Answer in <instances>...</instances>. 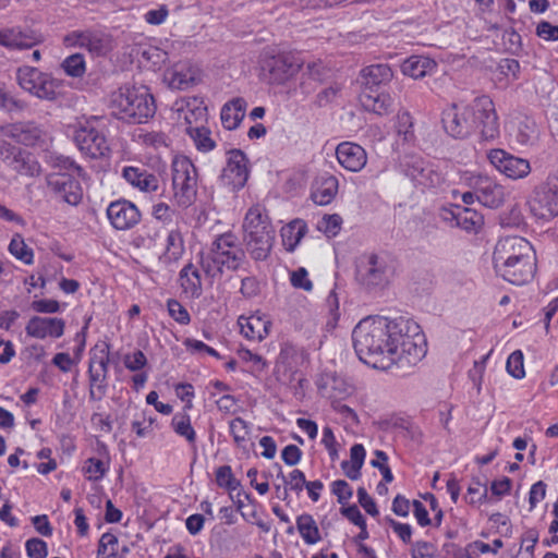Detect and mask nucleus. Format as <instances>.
Returning a JSON list of instances; mask_svg holds the SVG:
<instances>
[{
	"mask_svg": "<svg viewBox=\"0 0 558 558\" xmlns=\"http://www.w3.org/2000/svg\"><path fill=\"white\" fill-rule=\"evenodd\" d=\"M239 357L244 362H251L257 372H262L267 367V363L262 355L253 353L248 349H240L238 351Z\"/></svg>",
	"mask_w": 558,
	"mask_h": 558,
	"instance_id": "obj_58",
	"label": "nucleus"
},
{
	"mask_svg": "<svg viewBox=\"0 0 558 558\" xmlns=\"http://www.w3.org/2000/svg\"><path fill=\"white\" fill-rule=\"evenodd\" d=\"M243 243L254 260H265L269 256L275 242V229L259 206H252L245 214L243 225Z\"/></svg>",
	"mask_w": 558,
	"mask_h": 558,
	"instance_id": "obj_4",
	"label": "nucleus"
},
{
	"mask_svg": "<svg viewBox=\"0 0 558 558\" xmlns=\"http://www.w3.org/2000/svg\"><path fill=\"white\" fill-rule=\"evenodd\" d=\"M342 218L338 214L325 215L319 222V230L330 235H336L340 231Z\"/></svg>",
	"mask_w": 558,
	"mask_h": 558,
	"instance_id": "obj_54",
	"label": "nucleus"
},
{
	"mask_svg": "<svg viewBox=\"0 0 558 558\" xmlns=\"http://www.w3.org/2000/svg\"><path fill=\"white\" fill-rule=\"evenodd\" d=\"M88 376L90 386L89 398L92 400H100L106 393L107 376H101V372H98L97 368H94L93 364H89Z\"/></svg>",
	"mask_w": 558,
	"mask_h": 558,
	"instance_id": "obj_41",
	"label": "nucleus"
},
{
	"mask_svg": "<svg viewBox=\"0 0 558 558\" xmlns=\"http://www.w3.org/2000/svg\"><path fill=\"white\" fill-rule=\"evenodd\" d=\"M118 538L111 533H105L100 537L98 546V555L102 558L114 557L118 553Z\"/></svg>",
	"mask_w": 558,
	"mask_h": 558,
	"instance_id": "obj_47",
	"label": "nucleus"
},
{
	"mask_svg": "<svg viewBox=\"0 0 558 558\" xmlns=\"http://www.w3.org/2000/svg\"><path fill=\"white\" fill-rule=\"evenodd\" d=\"M303 62L291 53H279L266 57L263 61V69L267 70L275 81H284L298 73Z\"/></svg>",
	"mask_w": 558,
	"mask_h": 558,
	"instance_id": "obj_20",
	"label": "nucleus"
},
{
	"mask_svg": "<svg viewBox=\"0 0 558 558\" xmlns=\"http://www.w3.org/2000/svg\"><path fill=\"white\" fill-rule=\"evenodd\" d=\"M336 156L339 163L351 172L362 170L367 162L365 149L351 142L340 143L336 148Z\"/></svg>",
	"mask_w": 558,
	"mask_h": 558,
	"instance_id": "obj_23",
	"label": "nucleus"
},
{
	"mask_svg": "<svg viewBox=\"0 0 558 558\" xmlns=\"http://www.w3.org/2000/svg\"><path fill=\"white\" fill-rule=\"evenodd\" d=\"M245 253L240 247L236 236L227 232L217 236L209 250L201 255L203 270L209 277L220 276L223 269L235 271L245 262Z\"/></svg>",
	"mask_w": 558,
	"mask_h": 558,
	"instance_id": "obj_5",
	"label": "nucleus"
},
{
	"mask_svg": "<svg viewBox=\"0 0 558 558\" xmlns=\"http://www.w3.org/2000/svg\"><path fill=\"white\" fill-rule=\"evenodd\" d=\"M5 134L20 144L45 149L50 135L35 122H19L8 126Z\"/></svg>",
	"mask_w": 558,
	"mask_h": 558,
	"instance_id": "obj_17",
	"label": "nucleus"
},
{
	"mask_svg": "<svg viewBox=\"0 0 558 558\" xmlns=\"http://www.w3.org/2000/svg\"><path fill=\"white\" fill-rule=\"evenodd\" d=\"M15 81L22 90L43 101H57L62 96V81L35 66L17 68Z\"/></svg>",
	"mask_w": 558,
	"mask_h": 558,
	"instance_id": "obj_7",
	"label": "nucleus"
},
{
	"mask_svg": "<svg viewBox=\"0 0 558 558\" xmlns=\"http://www.w3.org/2000/svg\"><path fill=\"white\" fill-rule=\"evenodd\" d=\"M360 102L365 110L383 116L389 112L392 99L389 94L378 93L375 89H363Z\"/></svg>",
	"mask_w": 558,
	"mask_h": 558,
	"instance_id": "obj_31",
	"label": "nucleus"
},
{
	"mask_svg": "<svg viewBox=\"0 0 558 558\" xmlns=\"http://www.w3.org/2000/svg\"><path fill=\"white\" fill-rule=\"evenodd\" d=\"M46 183L56 198L71 206H77L83 199L81 183L68 172H51L46 175Z\"/></svg>",
	"mask_w": 558,
	"mask_h": 558,
	"instance_id": "obj_13",
	"label": "nucleus"
},
{
	"mask_svg": "<svg viewBox=\"0 0 558 558\" xmlns=\"http://www.w3.org/2000/svg\"><path fill=\"white\" fill-rule=\"evenodd\" d=\"M108 469L109 462L97 458H88L83 466L86 478L92 482L101 480L106 475Z\"/></svg>",
	"mask_w": 558,
	"mask_h": 558,
	"instance_id": "obj_43",
	"label": "nucleus"
},
{
	"mask_svg": "<svg viewBox=\"0 0 558 558\" xmlns=\"http://www.w3.org/2000/svg\"><path fill=\"white\" fill-rule=\"evenodd\" d=\"M403 169L407 177L423 187H435L441 181L440 175L421 157H407Z\"/></svg>",
	"mask_w": 558,
	"mask_h": 558,
	"instance_id": "obj_18",
	"label": "nucleus"
},
{
	"mask_svg": "<svg viewBox=\"0 0 558 558\" xmlns=\"http://www.w3.org/2000/svg\"><path fill=\"white\" fill-rule=\"evenodd\" d=\"M327 305L329 307V314H330V317L327 322V326L329 328H335L336 325H337V322L339 319V300H338V295L337 293L335 292V290L330 291L327 300Z\"/></svg>",
	"mask_w": 558,
	"mask_h": 558,
	"instance_id": "obj_59",
	"label": "nucleus"
},
{
	"mask_svg": "<svg viewBox=\"0 0 558 558\" xmlns=\"http://www.w3.org/2000/svg\"><path fill=\"white\" fill-rule=\"evenodd\" d=\"M179 283L182 292L192 299H197L203 292L198 269L191 263L186 264L179 274Z\"/></svg>",
	"mask_w": 558,
	"mask_h": 558,
	"instance_id": "obj_30",
	"label": "nucleus"
},
{
	"mask_svg": "<svg viewBox=\"0 0 558 558\" xmlns=\"http://www.w3.org/2000/svg\"><path fill=\"white\" fill-rule=\"evenodd\" d=\"M531 214L543 220L558 216V180L547 179L537 185L527 199Z\"/></svg>",
	"mask_w": 558,
	"mask_h": 558,
	"instance_id": "obj_10",
	"label": "nucleus"
},
{
	"mask_svg": "<svg viewBox=\"0 0 558 558\" xmlns=\"http://www.w3.org/2000/svg\"><path fill=\"white\" fill-rule=\"evenodd\" d=\"M65 328V322L58 317L33 316L25 326L28 337L35 339L60 338Z\"/></svg>",
	"mask_w": 558,
	"mask_h": 558,
	"instance_id": "obj_21",
	"label": "nucleus"
},
{
	"mask_svg": "<svg viewBox=\"0 0 558 558\" xmlns=\"http://www.w3.org/2000/svg\"><path fill=\"white\" fill-rule=\"evenodd\" d=\"M307 226L304 220L295 219L281 229L282 244L288 252H293L304 238Z\"/></svg>",
	"mask_w": 558,
	"mask_h": 558,
	"instance_id": "obj_35",
	"label": "nucleus"
},
{
	"mask_svg": "<svg viewBox=\"0 0 558 558\" xmlns=\"http://www.w3.org/2000/svg\"><path fill=\"white\" fill-rule=\"evenodd\" d=\"M332 493L337 496L338 501L342 505L348 502L353 494L349 484L343 480H338L332 483Z\"/></svg>",
	"mask_w": 558,
	"mask_h": 558,
	"instance_id": "obj_60",
	"label": "nucleus"
},
{
	"mask_svg": "<svg viewBox=\"0 0 558 558\" xmlns=\"http://www.w3.org/2000/svg\"><path fill=\"white\" fill-rule=\"evenodd\" d=\"M122 177L128 183L142 192H156L159 187L158 178L143 167H124Z\"/></svg>",
	"mask_w": 558,
	"mask_h": 558,
	"instance_id": "obj_25",
	"label": "nucleus"
},
{
	"mask_svg": "<svg viewBox=\"0 0 558 558\" xmlns=\"http://www.w3.org/2000/svg\"><path fill=\"white\" fill-rule=\"evenodd\" d=\"M296 527L303 538L308 545H314L320 541L319 529L311 514L303 513L296 518Z\"/></svg>",
	"mask_w": 558,
	"mask_h": 558,
	"instance_id": "obj_39",
	"label": "nucleus"
},
{
	"mask_svg": "<svg viewBox=\"0 0 558 558\" xmlns=\"http://www.w3.org/2000/svg\"><path fill=\"white\" fill-rule=\"evenodd\" d=\"M536 34L545 40H558V26L541 22L536 27Z\"/></svg>",
	"mask_w": 558,
	"mask_h": 558,
	"instance_id": "obj_64",
	"label": "nucleus"
},
{
	"mask_svg": "<svg viewBox=\"0 0 558 558\" xmlns=\"http://www.w3.org/2000/svg\"><path fill=\"white\" fill-rule=\"evenodd\" d=\"M457 209V213H452V218L459 228L474 233L481 230L484 225V217L480 213L466 207H458Z\"/></svg>",
	"mask_w": 558,
	"mask_h": 558,
	"instance_id": "obj_36",
	"label": "nucleus"
},
{
	"mask_svg": "<svg viewBox=\"0 0 558 558\" xmlns=\"http://www.w3.org/2000/svg\"><path fill=\"white\" fill-rule=\"evenodd\" d=\"M230 433L234 441L238 445H242L247 439L248 425L243 418L235 417L230 422Z\"/></svg>",
	"mask_w": 558,
	"mask_h": 558,
	"instance_id": "obj_53",
	"label": "nucleus"
},
{
	"mask_svg": "<svg viewBox=\"0 0 558 558\" xmlns=\"http://www.w3.org/2000/svg\"><path fill=\"white\" fill-rule=\"evenodd\" d=\"M352 340L360 361L377 369L412 367L426 354V341L420 326L403 317L363 318L354 327Z\"/></svg>",
	"mask_w": 558,
	"mask_h": 558,
	"instance_id": "obj_1",
	"label": "nucleus"
},
{
	"mask_svg": "<svg viewBox=\"0 0 558 558\" xmlns=\"http://www.w3.org/2000/svg\"><path fill=\"white\" fill-rule=\"evenodd\" d=\"M168 313L179 324L187 325L191 320L190 314L186 308L177 300L168 301Z\"/></svg>",
	"mask_w": 558,
	"mask_h": 558,
	"instance_id": "obj_51",
	"label": "nucleus"
},
{
	"mask_svg": "<svg viewBox=\"0 0 558 558\" xmlns=\"http://www.w3.org/2000/svg\"><path fill=\"white\" fill-rule=\"evenodd\" d=\"M147 364V359L141 350L124 356V365L129 371L136 372L142 369Z\"/></svg>",
	"mask_w": 558,
	"mask_h": 558,
	"instance_id": "obj_57",
	"label": "nucleus"
},
{
	"mask_svg": "<svg viewBox=\"0 0 558 558\" xmlns=\"http://www.w3.org/2000/svg\"><path fill=\"white\" fill-rule=\"evenodd\" d=\"M8 166L20 175L36 177L40 173V165L29 153L19 150L8 157Z\"/></svg>",
	"mask_w": 558,
	"mask_h": 558,
	"instance_id": "obj_29",
	"label": "nucleus"
},
{
	"mask_svg": "<svg viewBox=\"0 0 558 558\" xmlns=\"http://www.w3.org/2000/svg\"><path fill=\"white\" fill-rule=\"evenodd\" d=\"M89 364L94 365V368H97L98 372H101V376H107L108 365H109V349L102 348L100 350L94 349L92 350V356L89 359Z\"/></svg>",
	"mask_w": 558,
	"mask_h": 558,
	"instance_id": "obj_49",
	"label": "nucleus"
},
{
	"mask_svg": "<svg viewBox=\"0 0 558 558\" xmlns=\"http://www.w3.org/2000/svg\"><path fill=\"white\" fill-rule=\"evenodd\" d=\"M9 251L13 256L25 264L29 265L33 263V251L25 244L20 234H15L12 238L9 244Z\"/></svg>",
	"mask_w": 558,
	"mask_h": 558,
	"instance_id": "obj_44",
	"label": "nucleus"
},
{
	"mask_svg": "<svg viewBox=\"0 0 558 558\" xmlns=\"http://www.w3.org/2000/svg\"><path fill=\"white\" fill-rule=\"evenodd\" d=\"M248 179L247 159L243 151L233 149L228 153L227 165L219 180L233 191L242 189Z\"/></svg>",
	"mask_w": 558,
	"mask_h": 558,
	"instance_id": "obj_16",
	"label": "nucleus"
},
{
	"mask_svg": "<svg viewBox=\"0 0 558 558\" xmlns=\"http://www.w3.org/2000/svg\"><path fill=\"white\" fill-rule=\"evenodd\" d=\"M241 333L250 340H263L268 336L271 322L264 315L255 314L239 318Z\"/></svg>",
	"mask_w": 558,
	"mask_h": 558,
	"instance_id": "obj_26",
	"label": "nucleus"
},
{
	"mask_svg": "<svg viewBox=\"0 0 558 558\" xmlns=\"http://www.w3.org/2000/svg\"><path fill=\"white\" fill-rule=\"evenodd\" d=\"M216 482L220 487H225L230 492L235 490L240 486V482L234 478L229 465H222L217 469Z\"/></svg>",
	"mask_w": 558,
	"mask_h": 558,
	"instance_id": "obj_48",
	"label": "nucleus"
},
{
	"mask_svg": "<svg viewBox=\"0 0 558 558\" xmlns=\"http://www.w3.org/2000/svg\"><path fill=\"white\" fill-rule=\"evenodd\" d=\"M446 132L454 138H465L478 132L484 141L499 136L498 117L488 96L475 98L471 104H451L442 111Z\"/></svg>",
	"mask_w": 558,
	"mask_h": 558,
	"instance_id": "obj_2",
	"label": "nucleus"
},
{
	"mask_svg": "<svg viewBox=\"0 0 558 558\" xmlns=\"http://www.w3.org/2000/svg\"><path fill=\"white\" fill-rule=\"evenodd\" d=\"M96 123L97 120L87 121L85 124H81L74 134L78 149L95 159L106 156L109 151L107 138Z\"/></svg>",
	"mask_w": 558,
	"mask_h": 558,
	"instance_id": "obj_12",
	"label": "nucleus"
},
{
	"mask_svg": "<svg viewBox=\"0 0 558 558\" xmlns=\"http://www.w3.org/2000/svg\"><path fill=\"white\" fill-rule=\"evenodd\" d=\"M43 40V35L33 29L12 27L0 31V45L8 49H31Z\"/></svg>",
	"mask_w": 558,
	"mask_h": 558,
	"instance_id": "obj_22",
	"label": "nucleus"
},
{
	"mask_svg": "<svg viewBox=\"0 0 558 558\" xmlns=\"http://www.w3.org/2000/svg\"><path fill=\"white\" fill-rule=\"evenodd\" d=\"M62 69L64 72L73 77H80L85 73V60L84 57L80 53H74L68 57L62 62Z\"/></svg>",
	"mask_w": 558,
	"mask_h": 558,
	"instance_id": "obj_46",
	"label": "nucleus"
},
{
	"mask_svg": "<svg viewBox=\"0 0 558 558\" xmlns=\"http://www.w3.org/2000/svg\"><path fill=\"white\" fill-rule=\"evenodd\" d=\"M31 307L37 313L53 314L59 312L60 305L56 300H36L33 301Z\"/></svg>",
	"mask_w": 558,
	"mask_h": 558,
	"instance_id": "obj_62",
	"label": "nucleus"
},
{
	"mask_svg": "<svg viewBox=\"0 0 558 558\" xmlns=\"http://www.w3.org/2000/svg\"><path fill=\"white\" fill-rule=\"evenodd\" d=\"M434 551L433 544L424 541H418L412 545V558H432Z\"/></svg>",
	"mask_w": 558,
	"mask_h": 558,
	"instance_id": "obj_63",
	"label": "nucleus"
},
{
	"mask_svg": "<svg viewBox=\"0 0 558 558\" xmlns=\"http://www.w3.org/2000/svg\"><path fill=\"white\" fill-rule=\"evenodd\" d=\"M196 71L187 64H175L163 74V81L174 89H187L194 85Z\"/></svg>",
	"mask_w": 558,
	"mask_h": 558,
	"instance_id": "obj_28",
	"label": "nucleus"
},
{
	"mask_svg": "<svg viewBox=\"0 0 558 558\" xmlns=\"http://www.w3.org/2000/svg\"><path fill=\"white\" fill-rule=\"evenodd\" d=\"M290 282L295 289H302L304 291H312L313 289V283L304 267H300L290 274Z\"/></svg>",
	"mask_w": 558,
	"mask_h": 558,
	"instance_id": "obj_52",
	"label": "nucleus"
},
{
	"mask_svg": "<svg viewBox=\"0 0 558 558\" xmlns=\"http://www.w3.org/2000/svg\"><path fill=\"white\" fill-rule=\"evenodd\" d=\"M173 202L182 208L192 206L197 196L198 174L196 167L186 156H175L171 162Z\"/></svg>",
	"mask_w": 558,
	"mask_h": 558,
	"instance_id": "obj_8",
	"label": "nucleus"
},
{
	"mask_svg": "<svg viewBox=\"0 0 558 558\" xmlns=\"http://www.w3.org/2000/svg\"><path fill=\"white\" fill-rule=\"evenodd\" d=\"M436 68V62L427 57L412 56L403 61L401 71L412 78H422Z\"/></svg>",
	"mask_w": 558,
	"mask_h": 558,
	"instance_id": "obj_34",
	"label": "nucleus"
},
{
	"mask_svg": "<svg viewBox=\"0 0 558 558\" xmlns=\"http://www.w3.org/2000/svg\"><path fill=\"white\" fill-rule=\"evenodd\" d=\"M481 483L475 482L474 484L470 485L468 488V494L464 497L465 501L470 505H475L478 502H482L486 496H487V488L484 487L483 492L481 490Z\"/></svg>",
	"mask_w": 558,
	"mask_h": 558,
	"instance_id": "obj_61",
	"label": "nucleus"
},
{
	"mask_svg": "<svg viewBox=\"0 0 558 558\" xmlns=\"http://www.w3.org/2000/svg\"><path fill=\"white\" fill-rule=\"evenodd\" d=\"M189 135L201 151H210L216 146L215 141L210 137V131L204 125L191 129Z\"/></svg>",
	"mask_w": 558,
	"mask_h": 558,
	"instance_id": "obj_42",
	"label": "nucleus"
},
{
	"mask_svg": "<svg viewBox=\"0 0 558 558\" xmlns=\"http://www.w3.org/2000/svg\"><path fill=\"white\" fill-rule=\"evenodd\" d=\"M178 120H183L186 125L185 132L189 134L191 129L195 126H203L206 120V107H204L196 99L182 100L175 104Z\"/></svg>",
	"mask_w": 558,
	"mask_h": 558,
	"instance_id": "obj_24",
	"label": "nucleus"
},
{
	"mask_svg": "<svg viewBox=\"0 0 558 558\" xmlns=\"http://www.w3.org/2000/svg\"><path fill=\"white\" fill-rule=\"evenodd\" d=\"M107 217L117 230H129L138 223L141 214L133 203L121 199L108 206Z\"/></svg>",
	"mask_w": 558,
	"mask_h": 558,
	"instance_id": "obj_19",
	"label": "nucleus"
},
{
	"mask_svg": "<svg viewBox=\"0 0 558 558\" xmlns=\"http://www.w3.org/2000/svg\"><path fill=\"white\" fill-rule=\"evenodd\" d=\"M29 558H46L48 555L47 544L40 538H31L25 544Z\"/></svg>",
	"mask_w": 558,
	"mask_h": 558,
	"instance_id": "obj_56",
	"label": "nucleus"
},
{
	"mask_svg": "<svg viewBox=\"0 0 558 558\" xmlns=\"http://www.w3.org/2000/svg\"><path fill=\"white\" fill-rule=\"evenodd\" d=\"M392 275L393 269L387 258L376 254L363 256L356 269L359 282L366 289L385 288Z\"/></svg>",
	"mask_w": 558,
	"mask_h": 558,
	"instance_id": "obj_9",
	"label": "nucleus"
},
{
	"mask_svg": "<svg viewBox=\"0 0 558 558\" xmlns=\"http://www.w3.org/2000/svg\"><path fill=\"white\" fill-rule=\"evenodd\" d=\"M279 471L277 474V478L281 480V482L287 485L291 490L301 492L303 487L306 485L307 481L305 480V475L301 470H293L289 476H284L281 466L277 465Z\"/></svg>",
	"mask_w": 558,
	"mask_h": 558,
	"instance_id": "obj_45",
	"label": "nucleus"
},
{
	"mask_svg": "<svg viewBox=\"0 0 558 558\" xmlns=\"http://www.w3.org/2000/svg\"><path fill=\"white\" fill-rule=\"evenodd\" d=\"M487 159L497 171L512 180L523 179L531 172L527 159L513 156L504 149H490Z\"/></svg>",
	"mask_w": 558,
	"mask_h": 558,
	"instance_id": "obj_14",
	"label": "nucleus"
},
{
	"mask_svg": "<svg viewBox=\"0 0 558 558\" xmlns=\"http://www.w3.org/2000/svg\"><path fill=\"white\" fill-rule=\"evenodd\" d=\"M493 262L497 275L515 286L529 283L536 272L534 248L521 236L501 238L495 245Z\"/></svg>",
	"mask_w": 558,
	"mask_h": 558,
	"instance_id": "obj_3",
	"label": "nucleus"
},
{
	"mask_svg": "<svg viewBox=\"0 0 558 558\" xmlns=\"http://www.w3.org/2000/svg\"><path fill=\"white\" fill-rule=\"evenodd\" d=\"M246 101L243 98H234L221 109V122L227 130H234L243 120L246 111Z\"/></svg>",
	"mask_w": 558,
	"mask_h": 558,
	"instance_id": "obj_33",
	"label": "nucleus"
},
{
	"mask_svg": "<svg viewBox=\"0 0 558 558\" xmlns=\"http://www.w3.org/2000/svg\"><path fill=\"white\" fill-rule=\"evenodd\" d=\"M507 371L514 378H522L525 375L523 366V354L521 351L512 352L507 360Z\"/></svg>",
	"mask_w": 558,
	"mask_h": 558,
	"instance_id": "obj_50",
	"label": "nucleus"
},
{
	"mask_svg": "<svg viewBox=\"0 0 558 558\" xmlns=\"http://www.w3.org/2000/svg\"><path fill=\"white\" fill-rule=\"evenodd\" d=\"M69 47L84 48L93 54L102 56L111 49V38L98 31H74L64 37Z\"/></svg>",
	"mask_w": 558,
	"mask_h": 558,
	"instance_id": "obj_15",
	"label": "nucleus"
},
{
	"mask_svg": "<svg viewBox=\"0 0 558 558\" xmlns=\"http://www.w3.org/2000/svg\"><path fill=\"white\" fill-rule=\"evenodd\" d=\"M339 187L338 179L332 174L318 177L313 185L312 199L315 204L324 206L332 202Z\"/></svg>",
	"mask_w": 558,
	"mask_h": 558,
	"instance_id": "obj_27",
	"label": "nucleus"
},
{
	"mask_svg": "<svg viewBox=\"0 0 558 558\" xmlns=\"http://www.w3.org/2000/svg\"><path fill=\"white\" fill-rule=\"evenodd\" d=\"M26 107V104L12 96L10 93L5 92L2 87H0V108H3L8 111H22Z\"/></svg>",
	"mask_w": 558,
	"mask_h": 558,
	"instance_id": "obj_55",
	"label": "nucleus"
},
{
	"mask_svg": "<svg viewBox=\"0 0 558 558\" xmlns=\"http://www.w3.org/2000/svg\"><path fill=\"white\" fill-rule=\"evenodd\" d=\"M110 108L118 119L132 123L145 122L156 110L154 97L145 87L129 86L112 93Z\"/></svg>",
	"mask_w": 558,
	"mask_h": 558,
	"instance_id": "obj_6",
	"label": "nucleus"
},
{
	"mask_svg": "<svg viewBox=\"0 0 558 558\" xmlns=\"http://www.w3.org/2000/svg\"><path fill=\"white\" fill-rule=\"evenodd\" d=\"M171 427L179 436L186 439L189 444H194L196 433L191 424V417L186 411L178 412L171 420Z\"/></svg>",
	"mask_w": 558,
	"mask_h": 558,
	"instance_id": "obj_40",
	"label": "nucleus"
},
{
	"mask_svg": "<svg viewBox=\"0 0 558 558\" xmlns=\"http://www.w3.org/2000/svg\"><path fill=\"white\" fill-rule=\"evenodd\" d=\"M365 459V449L362 445L355 444L350 450V461H342L341 468L350 480H357L361 476V469Z\"/></svg>",
	"mask_w": 558,
	"mask_h": 558,
	"instance_id": "obj_37",
	"label": "nucleus"
},
{
	"mask_svg": "<svg viewBox=\"0 0 558 558\" xmlns=\"http://www.w3.org/2000/svg\"><path fill=\"white\" fill-rule=\"evenodd\" d=\"M462 181L476 191L477 201L488 208L500 207L506 199L505 187L496 180L481 173H464Z\"/></svg>",
	"mask_w": 558,
	"mask_h": 558,
	"instance_id": "obj_11",
	"label": "nucleus"
},
{
	"mask_svg": "<svg viewBox=\"0 0 558 558\" xmlns=\"http://www.w3.org/2000/svg\"><path fill=\"white\" fill-rule=\"evenodd\" d=\"M364 89L371 90L380 85L389 83L393 76L392 70L388 64H372L364 68L361 72Z\"/></svg>",
	"mask_w": 558,
	"mask_h": 558,
	"instance_id": "obj_32",
	"label": "nucleus"
},
{
	"mask_svg": "<svg viewBox=\"0 0 558 558\" xmlns=\"http://www.w3.org/2000/svg\"><path fill=\"white\" fill-rule=\"evenodd\" d=\"M184 251V241L181 232L178 229L169 231L166 238L163 260L168 263L178 262L183 256Z\"/></svg>",
	"mask_w": 558,
	"mask_h": 558,
	"instance_id": "obj_38",
	"label": "nucleus"
}]
</instances>
